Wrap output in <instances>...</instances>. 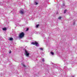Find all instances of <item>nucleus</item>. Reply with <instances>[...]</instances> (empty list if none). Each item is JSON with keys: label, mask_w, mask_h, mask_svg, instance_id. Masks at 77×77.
Returning <instances> with one entry per match:
<instances>
[{"label": "nucleus", "mask_w": 77, "mask_h": 77, "mask_svg": "<svg viewBox=\"0 0 77 77\" xmlns=\"http://www.w3.org/2000/svg\"><path fill=\"white\" fill-rule=\"evenodd\" d=\"M20 13L21 14H24V11L23 10H20Z\"/></svg>", "instance_id": "nucleus-4"}, {"label": "nucleus", "mask_w": 77, "mask_h": 77, "mask_svg": "<svg viewBox=\"0 0 77 77\" xmlns=\"http://www.w3.org/2000/svg\"><path fill=\"white\" fill-rule=\"evenodd\" d=\"M51 53L52 55H53V54H54V53L53 52H51Z\"/></svg>", "instance_id": "nucleus-7"}, {"label": "nucleus", "mask_w": 77, "mask_h": 77, "mask_svg": "<svg viewBox=\"0 0 77 77\" xmlns=\"http://www.w3.org/2000/svg\"><path fill=\"white\" fill-rule=\"evenodd\" d=\"M63 6H65V4H63Z\"/></svg>", "instance_id": "nucleus-16"}, {"label": "nucleus", "mask_w": 77, "mask_h": 77, "mask_svg": "<svg viewBox=\"0 0 77 77\" xmlns=\"http://www.w3.org/2000/svg\"><path fill=\"white\" fill-rule=\"evenodd\" d=\"M0 4H1V5H2V3H0Z\"/></svg>", "instance_id": "nucleus-18"}, {"label": "nucleus", "mask_w": 77, "mask_h": 77, "mask_svg": "<svg viewBox=\"0 0 77 77\" xmlns=\"http://www.w3.org/2000/svg\"><path fill=\"white\" fill-rule=\"evenodd\" d=\"M9 53H11V51H10L9 52Z\"/></svg>", "instance_id": "nucleus-17"}, {"label": "nucleus", "mask_w": 77, "mask_h": 77, "mask_svg": "<svg viewBox=\"0 0 77 77\" xmlns=\"http://www.w3.org/2000/svg\"><path fill=\"white\" fill-rule=\"evenodd\" d=\"M40 50H43V49L42 48H40Z\"/></svg>", "instance_id": "nucleus-12"}, {"label": "nucleus", "mask_w": 77, "mask_h": 77, "mask_svg": "<svg viewBox=\"0 0 77 77\" xmlns=\"http://www.w3.org/2000/svg\"><path fill=\"white\" fill-rule=\"evenodd\" d=\"M35 5H38V2H35Z\"/></svg>", "instance_id": "nucleus-14"}, {"label": "nucleus", "mask_w": 77, "mask_h": 77, "mask_svg": "<svg viewBox=\"0 0 77 77\" xmlns=\"http://www.w3.org/2000/svg\"><path fill=\"white\" fill-rule=\"evenodd\" d=\"M31 44H32L33 45H35V46L36 47H38V46H39L38 43L36 42H32L31 43Z\"/></svg>", "instance_id": "nucleus-2"}, {"label": "nucleus", "mask_w": 77, "mask_h": 77, "mask_svg": "<svg viewBox=\"0 0 77 77\" xmlns=\"http://www.w3.org/2000/svg\"><path fill=\"white\" fill-rule=\"evenodd\" d=\"M28 30H29V28H27L26 29V31H28Z\"/></svg>", "instance_id": "nucleus-13"}, {"label": "nucleus", "mask_w": 77, "mask_h": 77, "mask_svg": "<svg viewBox=\"0 0 77 77\" xmlns=\"http://www.w3.org/2000/svg\"><path fill=\"white\" fill-rule=\"evenodd\" d=\"M66 10L64 11V14H65V13H66Z\"/></svg>", "instance_id": "nucleus-11"}, {"label": "nucleus", "mask_w": 77, "mask_h": 77, "mask_svg": "<svg viewBox=\"0 0 77 77\" xmlns=\"http://www.w3.org/2000/svg\"><path fill=\"white\" fill-rule=\"evenodd\" d=\"M24 36V32H21L19 35V37L20 38H23V37Z\"/></svg>", "instance_id": "nucleus-1"}, {"label": "nucleus", "mask_w": 77, "mask_h": 77, "mask_svg": "<svg viewBox=\"0 0 77 77\" xmlns=\"http://www.w3.org/2000/svg\"><path fill=\"white\" fill-rule=\"evenodd\" d=\"M61 18H62V17H60L58 18L59 20H60V19H61Z\"/></svg>", "instance_id": "nucleus-8"}, {"label": "nucleus", "mask_w": 77, "mask_h": 77, "mask_svg": "<svg viewBox=\"0 0 77 77\" xmlns=\"http://www.w3.org/2000/svg\"><path fill=\"white\" fill-rule=\"evenodd\" d=\"M2 29L3 30H6V28H3Z\"/></svg>", "instance_id": "nucleus-6"}, {"label": "nucleus", "mask_w": 77, "mask_h": 77, "mask_svg": "<svg viewBox=\"0 0 77 77\" xmlns=\"http://www.w3.org/2000/svg\"><path fill=\"white\" fill-rule=\"evenodd\" d=\"M9 40L10 41H12L13 40V38L12 37H11L9 38Z\"/></svg>", "instance_id": "nucleus-5"}, {"label": "nucleus", "mask_w": 77, "mask_h": 77, "mask_svg": "<svg viewBox=\"0 0 77 77\" xmlns=\"http://www.w3.org/2000/svg\"><path fill=\"white\" fill-rule=\"evenodd\" d=\"M39 26V25H37L36 26V28H38V26Z\"/></svg>", "instance_id": "nucleus-9"}, {"label": "nucleus", "mask_w": 77, "mask_h": 77, "mask_svg": "<svg viewBox=\"0 0 77 77\" xmlns=\"http://www.w3.org/2000/svg\"><path fill=\"white\" fill-rule=\"evenodd\" d=\"M25 55L26 57H29V52L25 50Z\"/></svg>", "instance_id": "nucleus-3"}, {"label": "nucleus", "mask_w": 77, "mask_h": 77, "mask_svg": "<svg viewBox=\"0 0 77 77\" xmlns=\"http://www.w3.org/2000/svg\"><path fill=\"white\" fill-rule=\"evenodd\" d=\"M23 66H24V67H26V66L24 65H23Z\"/></svg>", "instance_id": "nucleus-15"}, {"label": "nucleus", "mask_w": 77, "mask_h": 77, "mask_svg": "<svg viewBox=\"0 0 77 77\" xmlns=\"http://www.w3.org/2000/svg\"><path fill=\"white\" fill-rule=\"evenodd\" d=\"M42 62H44L45 61L44 59V58H42Z\"/></svg>", "instance_id": "nucleus-10"}]
</instances>
